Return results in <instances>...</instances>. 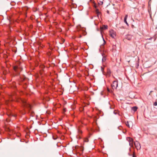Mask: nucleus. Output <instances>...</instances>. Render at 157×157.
<instances>
[{"mask_svg":"<svg viewBox=\"0 0 157 157\" xmlns=\"http://www.w3.org/2000/svg\"><path fill=\"white\" fill-rule=\"evenodd\" d=\"M50 147L51 148H53V144H52L50 146Z\"/></svg>","mask_w":157,"mask_h":157,"instance_id":"6ab92c4d","label":"nucleus"},{"mask_svg":"<svg viewBox=\"0 0 157 157\" xmlns=\"http://www.w3.org/2000/svg\"><path fill=\"white\" fill-rule=\"evenodd\" d=\"M126 124L127 126H128V127H130L129 124V122L128 121H127L126 123Z\"/></svg>","mask_w":157,"mask_h":157,"instance_id":"4468645a","label":"nucleus"},{"mask_svg":"<svg viewBox=\"0 0 157 157\" xmlns=\"http://www.w3.org/2000/svg\"><path fill=\"white\" fill-rule=\"evenodd\" d=\"M13 69L14 71L18 75L19 74L20 71H22V69L21 68L18 67L17 66H15L13 67Z\"/></svg>","mask_w":157,"mask_h":157,"instance_id":"f03ea898","label":"nucleus"},{"mask_svg":"<svg viewBox=\"0 0 157 157\" xmlns=\"http://www.w3.org/2000/svg\"><path fill=\"white\" fill-rule=\"evenodd\" d=\"M99 13V12L98 11L97 12V13Z\"/></svg>","mask_w":157,"mask_h":157,"instance_id":"7c9ffc66","label":"nucleus"},{"mask_svg":"<svg viewBox=\"0 0 157 157\" xmlns=\"http://www.w3.org/2000/svg\"><path fill=\"white\" fill-rule=\"evenodd\" d=\"M153 92V91H151L150 92V93H149V95H151V92Z\"/></svg>","mask_w":157,"mask_h":157,"instance_id":"5701e85b","label":"nucleus"},{"mask_svg":"<svg viewBox=\"0 0 157 157\" xmlns=\"http://www.w3.org/2000/svg\"><path fill=\"white\" fill-rule=\"evenodd\" d=\"M111 86L113 90L116 89L118 86L117 81H113V83L112 84Z\"/></svg>","mask_w":157,"mask_h":157,"instance_id":"7ed1b4c3","label":"nucleus"},{"mask_svg":"<svg viewBox=\"0 0 157 157\" xmlns=\"http://www.w3.org/2000/svg\"><path fill=\"white\" fill-rule=\"evenodd\" d=\"M52 137H53V139L54 140H56L58 138V137L57 136H53Z\"/></svg>","mask_w":157,"mask_h":157,"instance_id":"dca6fc26","label":"nucleus"},{"mask_svg":"<svg viewBox=\"0 0 157 157\" xmlns=\"http://www.w3.org/2000/svg\"><path fill=\"white\" fill-rule=\"evenodd\" d=\"M109 11H107V13H109Z\"/></svg>","mask_w":157,"mask_h":157,"instance_id":"bb28decb","label":"nucleus"},{"mask_svg":"<svg viewBox=\"0 0 157 157\" xmlns=\"http://www.w3.org/2000/svg\"><path fill=\"white\" fill-rule=\"evenodd\" d=\"M132 36L130 35H128L126 36V38L129 40H130L132 39Z\"/></svg>","mask_w":157,"mask_h":157,"instance_id":"6e6552de","label":"nucleus"},{"mask_svg":"<svg viewBox=\"0 0 157 157\" xmlns=\"http://www.w3.org/2000/svg\"><path fill=\"white\" fill-rule=\"evenodd\" d=\"M132 157H136V156L135 155V153L134 152L133 153Z\"/></svg>","mask_w":157,"mask_h":157,"instance_id":"aec40b11","label":"nucleus"},{"mask_svg":"<svg viewBox=\"0 0 157 157\" xmlns=\"http://www.w3.org/2000/svg\"><path fill=\"white\" fill-rule=\"evenodd\" d=\"M66 109H63V111H64V112H65L66 111Z\"/></svg>","mask_w":157,"mask_h":157,"instance_id":"b1692460","label":"nucleus"},{"mask_svg":"<svg viewBox=\"0 0 157 157\" xmlns=\"http://www.w3.org/2000/svg\"><path fill=\"white\" fill-rule=\"evenodd\" d=\"M21 102L23 104V106L24 107L27 108L29 109H31V105L27 103L26 101L24 100H21Z\"/></svg>","mask_w":157,"mask_h":157,"instance_id":"f257e3e1","label":"nucleus"},{"mask_svg":"<svg viewBox=\"0 0 157 157\" xmlns=\"http://www.w3.org/2000/svg\"><path fill=\"white\" fill-rule=\"evenodd\" d=\"M128 16L127 15H126L124 18V22L127 25H128V24L126 21L127 17Z\"/></svg>","mask_w":157,"mask_h":157,"instance_id":"9d476101","label":"nucleus"},{"mask_svg":"<svg viewBox=\"0 0 157 157\" xmlns=\"http://www.w3.org/2000/svg\"><path fill=\"white\" fill-rule=\"evenodd\" d=\"M102 62H105L106 59V57L105 55H102Z\"/></svg>","mask_w":157,"mask_h":157,"instance_id":"9b49d317","label":"nucleus"},{"mask_svg":"<svg viewBox=\"0 0 157 157\" xmlns=\"http://www.w3.org/2000/svg\"><path fill=\"white\" fill-rule=\"evenodd\" d=\"M132 110L134 111V112L136 111L137 109V107L136 106H134L132 107Z\"/></svg>","mask_w":157,"mask_h":157,"instance_id":"f8f14e48","label":"nucleus"},{"mask_svg":"<svg viewBox=\"0 0 157 157\" xmlns=\"http://www.w3.org/2000/svg\"><path fill=\"white\" fill-rule=\"evenodd\" d=\"M134 145L137 150L140 149L141 148V146L140 144L138 142L136 141L134 143Z\"/></svg>","mask_w":157,"mask_h":157,"instance_id":"423d86ee","label":"nucleus"},{"mask_svg":"<svg viewBox=\"0 0 157 157\" xmlns=\"http://www.w3.org/2000/svg\"><path fill=\"white\" fill-rule=\"evenodd\" d=\"M65 40L64 39H62L61 40V42L60 43L61 44H63L65 42Z\"/></svg>","mask_w":157,"mask_h":157,"instance_id":"2eb2a0df","label":"nucleus"},{"mask_svg":"<svg viewBox=\"0 0 157 157\" xmlns=\"http://www.w3.org/2000/svg\"><path fill=\"white\" fill-rule=\"evenodd\" d=\"M126 140L129 143V145L131 147H132L133 145V140L132 138L128 137L127 138Z\"/></svg>","mask_w":157,"mask_h":157,"instance_id":"20e7f679","label":"nucleus"},{"mask_svg":"<svg viewBox=\"0 0 157 157\" xmlns=\"http://www.w3.org/2000/svg\"><path fill=\"white\" fill-rule=\"evenodd\" d=\"M129 155L130 156H131V155H130L129 154Z\"/></svg>","mask_w":157,"mask_h":157,"instance_id":"c756f323","label":"nucleus"},{"mask_svg":"<svg viewBox=\"0 0 157 157\" xmlns=\"http://www.w3.org/2000/svg\"><path fill=\"white\" fill-rule=\"evenodd\" d=\"M110 36L113 38H114L116 36V33L113 30L109 31Z\"/></svg>","mask_w":157,"mask_h":157,"instance_id":"39448f33","label":"nucleus"},{"mask_svg":"<svg viewBox=\"0 0 157 157\" xmlns=\"http://www.w3.org/2000/svg\"><path fill=\"white\" fill-rule=\"evenodd\" d=\"M14 117H15V115H14Z\"/></svg>","mask_w":157,"mask_h":157,"instance_id":"cd10ccee","label":"nucleus"},{"mask_svg":"<svg viewBox=\"0 0 157 157\" xmlns=\"http://www.w3.org/2000/svg\"><path fill=\"white\" fill-rule=\"evenodd\" d=\"M101 29H108V26L107 25H103L102 27H101Z\"/></svg>","mask_w":157,"mask_h":157,"instance_id":"1a4fd4ad","label":"nucleus"},{"mask_svg":"<svg viewBox=\"0 0 157 157\" xmlns=\"http://www.w3.org/2000/svg\"><path fill=\"white\" fill-rule=\"evenodd\" d=\"M129 150H131V148H129Z\"/></svg>","mask_w":157,"mask_h":157,"instance_id":"c85d7f7f","label":"nucleus"},{"mask_svg":"<svg viewBox=\"0 0 157 157\" xmlns=\"http://www.w3.org/2000/svg\"><path fill=\"white\" fill-rule=\"evenodd\" d=\"M78 133H79V134H81L82 133V132L81 130H78Z\"/></svg>","mask_w":157,"mask_h":157,"instance_id":"a211bd4d","label":"nucleus"},{"mask_svg":"<svg viewBox=\"0 0 157 157\" xmlns=\"http://www.w3.org/2000/svg\"><path fill=\"white\" fill-rule=\"evenodd\" d=\"M103 0H101L100 1L98 2V4L99 5H102L103 4Z\"/></svg>","mask_w":157,"mask_h":157,"instance_id":"ddd939ff","label":"nucleus"},{"mask_svg":"<svg viewBox=\"0 0 157 157\" xmlns=\"http://www.w3.org/2000/svg\"><path fill=\"white\" fill-rule=\"evenodd\" d=\"M58 145H57V143H56L55 144V145H54V147H58Z\"/></svg>","mask_w":157,"mask_h":157,"instance_id":"412c9836","label":"nucleus"},{"mask_svg":"<svg viewBox=\"0 0 157 157\" xmlns=\"http://www.w3.org/2000/svg\"><path fill=\"white\" fill-rule=\"evenodd\" d=\"M153 105H154V106H156L157 105V101H155L154 104H153Z\"/></svg>","mask_w":157,"mask_h":157,"instance_id":"f3484780","label":"nucleus"},{"mask_svg":"<svg viewBox=\"0 0 157 157\" xmlns=\"http://www.w3.org/2000/svg\"><path fill=\"white\" fill-rule=\"evenodd\" d=\"M108 91H109V89H108Z\"/></svg>","mask_w":157,"mask_h":157,"instance_id":"a878e982","label":"nucleus"},{"mask_svg":"<svg viewBox=\"0 0 157 157\" xmlns=\"http://www.w3.org/2000/svg\"><path fill=\"white\" fill-rule=\"evenodd\" d=\"M111 74V72L110 70L109 69H107V74H106L107 77H109L110 76Z\"/></svg>","mask_w":157,"mask_h":157,"instance_id":"0eeeda50","label":"nucleus"},{"mask_svg":"<svg viewBox=\"0 0 157 157\" xmlns=\"http://www.w3.org/2000/svg\"><path fill=\"white\" fill-rule=\"evenodd\" d=\"M82 37V35H79V36L78 37H79V38H81V37Z\"/></svg>","mask_w":157,"mask_h":157,"instance_id":"4be33fe9","label":"nucleus"},{"mask_svg":"<svg viewBox=\"0 0 157 157\" xmlns=\"http://www.w3.org/2000/svg\"><path fill=\"white\" fill-rule=\"evenodd\" d=\"M103 41H104V43L105 44V41L104 40V39H103Z\"/></svg>","mask_w":157,"mask_h":157,"instance_id":"393cba45","label":"nucleus"}]
</instances>
